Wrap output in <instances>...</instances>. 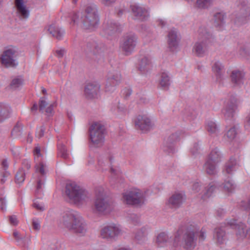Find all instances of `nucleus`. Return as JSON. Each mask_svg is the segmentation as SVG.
I'll list each match as a JSON object with an SVG mask.
<instances>
[{
	"instance_id": "f257e3e1",
	"label": "nucleus",
	"mask_w": 250,
	"mask_h": 250,
	"mask_svg": "<svg viewBox=\"0 0 250 250\" xmlns=\"http://www.w3.org/2000/svg\"><path fill=\"white\" fill-rule=\"evenodd\" d=\"M59 222L64 228L82 235H84L87 231V225L84 218L79 212L73 209L62 212Z\"/></svg>"
},
{
	"instance_id": "f03ea898",
	"label": "nucleus",
	"mask_w": 250,
	"mask_h": 250,
	"mask_svg": "<svg viewBox=\"0 0 250 250\" xmlns=\"http://www.w3.org/2000/svg\"><path fill=\"white\" fill-rule=\"evenodd\" d=\"M65 193L70 201L78 206L85 203L89 198L88 192L75 183L66 184Z\"/></svg>"
},
{
	"instance_id": "7ed1b4c3",
	"label": "nucleus",
	"mask_w": 250,
	"mask_h": 250,
	"mask_svg": "<svg viewBox=\"0 0 250 250\" xmlns=\"http://www.w3.org/2000/svg\"><path fill=\"white\" fill-rule=\"evenodd\" d=\"M34 160L35 162V173L34 176L37 178V191L40 192L44 185V180L47 171L46 164L43 161L41 154V149L36 146L34 150Z\"/></svg>"
},
{
	"instance_id": "20e7f679",
	"label": "nucleus",
	"mask_w": 250,
	"mask_h": 250,
	"mask_svg": "<svg viewBox=\"0 0 250 250\" xmlns=\"http://www.w3.org/2000/svg\"><path fill=\"white\" fill-rule=\"evenodd\" d=\"M199 40L194 44L192 52L196 56L200 57L205 55L207 50V42L212 38L211 34L205 26H201L198 31Z\"/></svg>"
},
{
	"instance_id": "39448f33",
	"label": "nucleus",
	"mask_w": 250,
	"mask_h": 250,
	"mask_svg": "<svg viewBox=\"0 0 250 250\" xmlns=\"http://www.w3.org/2000/svg\"><path fill=\"white\" fill-rule=\"evenodd\" d=\"M81 20L85 29H92L95 28L99 24V17L98 10L95 4L87 5L84 9Z\"/></svg>"
},
{
	"instance_id": "423d86ee",
	"label": "nucleus",
	"mask_w": 250,
	"mask_h": 250,
	"mask_svg": "<svg viewBox=\"0 0 250 250\" xmlns=\"http://www.w3.org/2000/svg\"><path fill=\"white\" fill-rule=\"evenodd\" d=\"M113 209L112 204L103 193L96 195L92 207L93 212L99 215H106Z\"/></svg>"
},
{
	"instance_id": "0eeeda50",
	"label": "nucleus",
	"mask_w": 250,
	"mask_h": 250,
	"mask_svg": "<svg viewBox=\"0 0 250 250\" xmlns=\"http://www.w3.org/2000/svg\"><path fill=\"white\" fill-rule=\"evenodd\" d=\"M105 134V127L100 123H93L89 128L90 140L95 147H100L103 145Z\"/></svg>"
},
{
	"instance_id": "6e6552de",
	"label": "nucleus",
	"mask_w": 250,
	"mask_h": 250,
	"mask_svg": "<svg viewBox=\"0 0 250 250\" xmlns=\"http://www.w3.org/2000/svg\"><path fill=\"white\" fill-rule=\"evenodd\" d=\"M123 233L121 226L115 223L108 224L100 230V235L102 238L107 240H116Z\"/></svg>"
},
{
	"instance_id": "1a4fd4ad",
	"label": "nucleus",
	"mask_w": 250,
	"mask_h": 250,
	"mask_svg": "<svg viewBox=\"0 0 250 250\" xmlns=\"http://www.w3.org/2000/svg\"><path fill=\"white\" fill-rule=\"evenodd\" d=\"M17 49L15 47L5 48L0 57V62L6 68L15 67L18 63L17 61Z\"/></svg>"
},
{
	"instance_id": "9d476101",
	"label": "nucleus",
	"mask_w": 250,
	"mask_h": 250,
	"mask_svg": "<svg viewBox=\"0 0 250 250\" xmlns=\"http://www.w3.org/2000/svg\"><path fill=\"white\" fill-rule=\"evenodd\" d=\"M198 232L197 226L190 225L187 228L182 237V244L185 249L192 250L195 247L197 241L195 234Z\"/></svg>"
},
{
	"instance_id": "9b49d317",
	"label": "nucleus",
	"mask_w": 250,
	"mask_h": 250,
	"mask_svg": "<svg viewBox=\"0 0 250 250\" xmlns=\"http://www.w3.org/2000/svg\"><path fill=\"white\" fill-rule=\"evenodd\" d=\"M123 202L126 204L140 206L144 204L143 193L139 189L126 191L123 194Z\"/></svg>"
},
{
	"instance_id": "f8f14e48",
	"label": "nucleus",
	"mask_w": 250,
	"mask_h": 250,
	"mask_svg": "<svg viewBox=\"0 0 250 250\" xmlns=\"http://www.w3.org/2000/svg\"><path fill=\"white\" fill-rule=\"evenodd\" d=\"M239 13L236 18L234 23L237 25L246 23L250 19V1L239 0Z\"/></svg>"
},
{
	"instance_id": "ddd939ff",
	"label": "nucleus",
	"mask_w": 250,
	"mask_h": 250,
	"mask_svg": "<svg viewBox=\"0 0 250 250\" xmlns=\"http://www.w3.org/2000/svg\"><path fill=\"white\" fill-rule=\"evenodd\" d=\"M122 76L119 71H113L108 74L105 86V91L111 93L114 92L116 86L121 82Z\"/></svg>"
},
{
	"instance_id": "4468645a",
	"label": "nucleus",
	"mask_w": 250,
	"mask_h": 250,
	"mask_svg": "<svg viewBox=\"0 0 250 250\" xmlns=\"http://www.w3.org/2000/svg\"><path fill=\"white\" fill-rule=\"evenodd\" d=\"M183 132L178 131L172 133L165 140L163 150L168 154H173L175 151V144L179 140L181 136H183Z\"/></svg>"
},
{
	"instance_id": "2eb2a0df",
	"label": "nucleus",
	"mask_w": 250,
	"mask_h": 250,
	"mask_svg": "<svg viewBox=\"0 0 250 250\" xmlns=\"http://www.w3.org/2000/svg\"><path fill=\"white\" fill-rule=\"evenodd\" d=\"M137 43V37L135 34H127L124 37L121 48L126 55H129L133 51Z\"/></svg>"
},
{
	"instance_id": "dca6fc26",
	"label": "nucleus",
	"mask_w": 250,
	"mask_h": 250,
	"mask_svg": "<svg viewBox=\"0 0 250 250\" xmlns=\"http://www.w3.org/2000/svg\"><path fill=\"white\" fill-rule=\"evenodd\" d=\"M240 101L235 96L231 95L225 107L222 110V112L226 119L232 118L236 111Z\"/></svg>"
},
{
	"instance_id": "f3484780",
	"label": "nucleus",
	"mask_w": 250,
	"mask_h": 250,
	"mask_svg": "<svg viewBox=\"0 0 250 250\" xmlns=\"http://www.w3.org/2000/svg\"><path fill=\"white\" fill-rule=\"evenodd\" d=\"M131 9L135 20L145 21L149 17V10L144 6L134 4L131 5Z\"/></svg>"
},
{
	"instance_id": "a211bd4d",
	"label": "nucleus",
	"mask_w": 250,
	"mask_h": 250,
	"mask_svg": "<svg viewBox=\"0 0 250 250\" xmlns=\"http://www.w3.org/2000/svg\"><path fill=\"white\" fill-rule=\"evenodd\" d=\"M227 224L231 227H234L236 229V235L237 239L241 241L246 238L248 231V228L243 223H236V220L232 219L227 222Z\"/></svg>"
},
{
	"instance_id": "6ab92c4d",
	"label": "nucleus",
	"mask_w": 250,
	"mask_h": 250,
	"mask_svg": "<svg viewBox=\"0 0 250 250\" xmlns=\"http://www.w3.org/2000/svg\"><path fill=\"white\" fill-rule=\"evenodd\" d=\"M112 163V157L108 156L107 158L101 159L98 161L99 165L102 167L103 169L106 170L107 167L110 168V172L113 177H119L121 175L120 169L117 167H114L111 166Z\"/></svg>"
},
{
	"instance_id": "aec40b11",
	"label": "nucleus",
	"mask_w": 250,
	"mask_h": 250,
	"mask_svg": "<svg viewBox=\"0 0 250 250\" xmlns=\"http://www.w3.org/2000/svg\"><path fill=\"white\" fill-rule=\"evenodd\" d=\"M135 125L144 132L150 130L153 126L150 119L146 115H139L136 119Z\"/></svg>"
},
{
	"instance_id": "412c9836",
	"label": "nucleus",
	"mask_w": 250,
	"mask_h": 250,
	"mask_svg": "<svg viewBox=\"0 0 250 250\" xmlns=\"http://www.w3.org/2000/svg\"><path fill=\"white\" fill-rule=\"evenodd\" d=\"M185 200V194L182 193H175L169 198L167 205L171 208H177L181 206Z\"/></svg>"
},
{
	"instance_id": "4be33fe9",
	"label": "nucleus",
	"mask_w": 250,
	"mask_h": 250,
	"mask_svg": "<svg viewBox=\"0 0 250 250\" xmlns=\"http://www.w3.org/2000/svg\"><path fill=\"white\" fill-rule=\"evenodd\" d=\"M17 15L21 20H26L29 16V11L24 4L23 0H15Z\"/></svg>"
},
{
	"instance_id": "5701e85b",
	"label": "nucleus",
	"mask_w": 250,
	"mask_h": 250,
	"mask_svg": "<svg viewBox=\"0 0 250 250\" xmlns=\"http://www.w3.org/2000/svg\"><path fill=\"white\" fill-rule=\"evenodd\" d=\"M100 86L97 83H89L84 88V94L87 98H96L100 92Z\"/></svg>"
},
{
	"instance_id": "b1692460",
	"label": "nucleus",
	"mask_w": 250,
	"mask_h": 250,
	"mask_svg": "<svg viewBox=\"0 0 250 250\" xmlns=\"http://www.w3.org/2000/svg\"><path fill=\"white\" fill-rule=\"evenodd\" d=\"M180 38L175 29L170 30L167 34V42L168 47L171 50L175 49L179 45Z\"/></svg>"
},
{
	"instance_id": "393cba45",
	"label": "nucleus",
	"mask_w": 250,
	"mask_h": 250,
	"mask_svg": "<svg viewBox=\"0 0 250 250\" xmlns=\"http://www.w3.org/2000/svg\"><path fill=\"white\" fill-rule=\"evenodd\" d=\"M152 66V60L150 56H144L139 63V70L142 73H145L149 71Z\"/></svg>"
},
{
	"instance_id": "a878e982",
	"label": "nucleus",
	"mask_w": 250,
	"mask_h": 250,
	"mask_svg": "<svg viewBox=\"0 0 250 250\" xmlns=\"http://www.w3.org/2000/svg\"><path fill=\"white\" fill-rule=\"evenodd\" d=\"M119 25L112 21L104 22L103 24V32L104 35L110 36L119 30Z\"/></svg>"
},
{
	"instance_id": "bb28decb",
	"label": "nucleus",
	"mask_w": 250,
	"mask_h": 250,
	"mask_svg": "<svg viewBox=\"0 0 250 250\" xmlns=\"http://www.w3.org/2000/svg\"><path fill=\"white\" fill-rule=\"evenodd\" d=\"M230 78L233 83L240 86L244 83L245 73L239 70H234L231 72Z\"/></svg>"
},
{
	"instance_id": "cd10ccee",
	"label": "nucleus",
	"mask_w": 250,
	"mask_h": 250,
	"mask_svg": "<svg viewBox=\"0 0 250 250\" xmlns=\"http://www.w3.org/2000/svg\"><path fill=\"white\" fill-rule=\"evenodd\" d=\"M149 228L143 227L136 230L135 233V239L139 244L145 243L147 240Z\"/></svg>"
},
{
	"instance_id": "c85d7f7f",
	"label": "nucleus",
	"mask_w": 250,
	"mask_h": 250,
	"mask_svg": "<svg viewBox=\"0 0 250 250\" xmlns=\"http://www.w3.org/2000/svg\"><path fill=\"white\" fill-rule=\"evenodd\" d=\"M213 239L215 243L218 245L224 244L227 240L225 231L222 228H216L214 229Z\"/></svg>"
},
{
	"instance_id": "c756f323",
	"label": "nucleus",
	"mask_w": 250,
	"mask_h": 250,
	"mask_svg": "<svg viewBox=\"0 0 250 250\" xmlns=\"http://www.w3.org/2000/svg\"><path fill=\"white\" fill-rule=\"evenodd\" d=\"M212 70L217 81H221L224 73V66L219 61H216L212 66Z\"/></svg>"
},
{
	"instance_id": "7c9ffc66",
	"label": "nucleus",
	"mask_w": 250,
	"mask_h": 250,
	"mask_svg": "<svg viewBox=\"0 0 250 250\" xmlns=\"http://www.w3.org/2000/svg\"><path fill=\"white\" fill-rule=\"evenodd\" d=\"M48 30L53 37L58 40H62L64 34V30L55 24L50 25Z\"/></svg>"
},
{
	"instance_id": "2f4dec72",
	"label": "nucleus",
	"mask_w": 250,
	"mask_h": 250,
	"mask_svg": "<svg viewBox=\"0 0 250 250\" xmlns=\"http://www.w3.org/2000/svg\"><path fill=\"white\" fill-rule=\"evenodd\" d=\"M238 167V165L235 159L231 158L229 161L226 163L223 172L228 174H232L233 172L237 170Z\"/></svg>"
},
{
	"instance_id": "473e14b6",
	"label": "nucleus",
	"mask_w": 250,
	"mask_h": 250,
	"mask_svg": "<svg viewBox=\"0 0 250 250\" xmlns=\"http://www.w3.org/2000/svg\"><path fill=\"white\" fill-rule=\"evenodd\" d=\"M217 164L207 160L203 166V169L208 175H215L217 172Z\"/></svg>"
},
{
	"instance_id": "72a5a7b5",
	"label": "nucleus",
	"mask_w": 250,
	"mask_h": 250,
	"mask_svg": "<svg viewBox=\"0 0 250 250\" xmlns=\"http://www.w3.org/2000/svg\"><path fill=\"white\" fill-rule=\"evenodd\" d=\"M102 46L103 45L101 43L93 42L87 43L85 49L87 52H92L94 54H96L102 51Z\"/></svg>"
},
{
	"instance_id": "f704fd0d",
	"label": "nucleus",
	"mask_w": 250,
	"mask_h": 250,
	"mask_svg": "<svg viewBox=\"0 0 250 250\" xmlns=\"http://www.w3.org/2000/svg\"><path fill=\"white\" fill-rule=\"evenodd\" d=\"M169 241V237L165 232L160 233L156 237L155 244L159 247H164Z\"/></svg>"
},
{
	"instance_id": "c9c22d12",
	"label": "nucleus",
	"mask_w": 250,
	"mask_h": 250,
	"mask_svg": "<svg viewBox=\"0 0 250 250\" xmlns=\"http://www.w3.org/2000/svg\"><path fill=\"white\" fill-rule=\"evenodd\" d=\"M170 83V79L169 74L167 72H162L160 74L159 85L164 88L167 89Z\"/></svg>"
},
{
	"instance_id": "e433bc0d",
	"label": "nucleus",
	"mask_w": 250,
	"mask_h": 250,
	"mask_svg": "<svg viewBox=\"0 0 250 250\" xmlns=\"http://www.w3.org/2000/svg\"><path fill=\"white\" fill-rule=\"evenodd\" d=\"M237 188L235 182L231 179L228 178L225 180L223 183L224 190L229 194L232 193L234 192Z\"/></svg>"
},
{
	"instance_id": "4c0bfd02",
	"label": "nucleus",
	"mask_w": 250,
	"mask_h": 250,
	"mask_svg": "<svg viewBox=\"0 0 250 250\" xmlns=\"http://www.w3.org/2000/svg\"><path fill=\"white\" fill-rule=\"evenodd\" d=\"M239 131V126L237 125L228 127L226 133V136L228 140L233 141L236 137Z\"/></svg>"
},
{
	"instance_id": "58836bf2",
	"label": "nucleus",
	"mask_w": 250,
	"mask_h": 250,
	"mask_svg": "<svg viewBox=\"0 0 250 250\" xmlns=\"http://www.w3.org/2000/svg\"><path fill=\"white\" fill-rule=\"evenodd\" d=\"M215 189V184L213 183H210L208 187H204V190L201 192V198L206 200L210 197Z\"/></svg>"
},
{
	"instance_id": "ea45409f",
	"label": "nucleus",
	"mask_w": 250,
	"mask_h": 250,
	"mask_svg": "<svg viewBox=\"0 0 250 250\" xmlns=\"http://www.w3.org/2000/svg\"><path fill=\"white\" fill-rule=\"evenodd\" d=\"M11 108L9 105L0 104V123L9 116Z\"/></svg>"
},
{
	"instance_id": "a19ab883",
	"label": "nucleus",
	"mask_w": 250,
	"mask_h": 250,
	"mask_svg": "<svg viewBox=\"0 0 250 250\" xmlns=\"http://www.w3.org/2000/svg\"><path fill=\"white\" fill-rule=\"evenodd\" d=\"M226 18V16L225 13L223 12H218L214 14V25L217 27H222L225 23V20Z\"/></svg>"
},
{
	"instance_id": "79ce46f5",
	"label": "nucleus",
	"mask_w": 250,
	"mask_h": 250,
	"mask_svg": "<svg viewBox=\"0 0 250 250\" xmlns=\"http://www.w3.org/2000/svg\"><path fill=\"white\" fill-rule=\"evenodd\" d=\"M207 160L212 161L217 164L219 163L221 160V154L218 149L216 148L212 149Z\"/></svg>"
},
{
	"instance_id": "37998d69",
	"label": "nucleus",
	"mask_w": 250,
	"mask_h": 250,
	"mask_svg": "<svg viewBox=\"0 0 250 250\" xmlns=\"http://www.w3.org/2000/svg\"><path fill=\"white\" fill-rule=\"evenodd\" d=\"M58 156L64 159L68 157V153L65 146L60 142L58 144Z\"/></svg>"
},
{
	"instance_id": "c03bdc74",
	"label": "nucleus",
	"mask_w": 250,
	"mask_h": 250,
	"mask_svg": "<svg viewBox=\"0 0 250 250\" xmlns=\"http://www.w3.org/2000/svg\"><path fill=\"white\" fill-rule=\"evenodd\" d=\"M111 110L119 114H125L127 112V108L124 104L118 102L112 106Z\"/></svg>"
},
{
	"instance_id": "a18cd8bd",
	"label": "nucleus",
	"mask_w": 250,
	"mask_h": 250,
	"mask_svg": "<svg viewBox=\"0 0 250 250\" xmlns=\"http://www.w3.org/2000/svg\"><path fill=\"white\" fill-rule=\"evenodd\" d=\"M206 128L210 134H216L219 132L218 126L216 124L212 121H209L207 122Z\"/></svg>"
},
{
	"instance_id": "49530a36",
	"label": "nucleus",
	"mask_w": 250,
	"mask_h": 250,
	"mask_svg": "<svg viewBox=\"0 0 250 250\" xmlns=\"http://www.w3.org/2000/svg\"><path fill=\"white\" fill-rule=\"evenodd\" d=\"M215 0H197L196 6L202 9L208 8Z\"/></svg>"
},
{
	"instance_id": "de8ad7c7",
	"label": "nucleus",
	"mask_w": 250,
	"mask_h": 250,
	"mask_svg": "<svg viewBox=\"0 0 250 250\" xmlns=\"http://www.w3.org/2000/svg\"><path fill=\"white\" fill-rule=\"evenodd\" d=\"M25 172L22 169H20L15 176V182L17 184H21L25 180Z\"/></svg>"
},
{
	"instance_id": "09e8293b",
	"label": "nucleus",
	"mask_w": 250,
	"mask_h": 250,
	"mask_svg": "<svg viewBox=\"0 0 250 250\" xmlns=\"http://www.w3.org/2000/svg\"><path fill=\"white\" fill-rule=\"evenodd\" d=\"M23 80L21 78H16L12 81L10 83V87L12 89H16L21 86Z\"/></svg>"
},
{
	"instance_id": "8fccbe9b",
	"label": "nucleus",
	"mask_w": 250,
	"mask_h": 250,
	"mask_svg": "<svg viewBox=\"0 0 250 250\" xmlns=\"http://www.w3.org/2000/svg\"><path fill=\"white\" fill-rule=\"evenodd\" d=\"M13 236L18 243L20 245H23L24 243V237L21 236L20 234L17 231L13 232Z\"/></svg>"
},
{
	"instance_id": "3c124183",
	"label": "nucleus",
	"mask_w": 250,
	"mask_h": 250,
	"mask_svg": "<svg viewBox=\"0 0 250 250\" xmlns=\"http://www.w3.org/2000/svg\"><path fill=\"white\" fill-rule=\"evenodd\" d=\"M33 206L39 211H43L45 209V206L42 203L39 202L38 201H35Z\"/></svg>"
},
{
	"instance_id": "603ef678",
	"label": "nucleus",
	"mask_w": 250,
	"mask_h": 250,
	"mask_svg": "<svg viewBox=\"0 0 250 250\" xmlns=\"http://www.w3.org/2000/svg\"><path fill=\"white\" fill-rule=\"evenodd\" d=\"M129 220L134 225H136L140 222L139 216L135 214H131L128 217Z\"/></svg>"
},
{
	"instance_id": "864d4df0",
	"label": "nucleus",
	"mask_w": 250,
	"mask_h": 250,
	"mask_svg": "<svg viewBox=\"0 0 250 250\" xmlns=\"http://www.w3.org/2000/svg\"><path fill=\"white\" fill-rule=\"evenodd\" d=\"M198 229V232L195 234V236L197 237V236H199V241H203L206 239V232L204 230L202 229L201 230H199V229L197 227Z\"/></svg>"
},
{
	"instance_id": "5fc2aeb1",
	"label": "nucleus",
	"mask_w": 250,
	"mask_h": 250,
	"mask_svg": "<svg viewBox=\"0 0 250 250\" xmlns=\"http://www.w3.org/2000/svg\"><path fill=\"white\" fill-rule=\"evenodd\" d=\"M79 13L73 12L71 15V22H73V24H77L79 21Z\"/></svg>"
},
{
	"instance_id": "6e6d98bb",
	"label": "nucleus",
	"mask_w": 250,
	"mask_h": 250,
	"mask_svg": "<svg viewBox=\"0 0 250 250\" xmlns=\"http://www.w3.org/2000/svg\"><path fill=\"white\" fill-rule=\"evenodd\" d=\"M47 102L43 98H41L39 102V110L41 112H43V111L47 105Z\"/></svg>"
},
{
	"instance_id": "4d7b16f0",
	"label": "nucleus",
	"mask_w": 250,
	"mask_h": 250,
	"mask_svg": "<svg viewBox=\"0 0 250 250\" xmlns=\"http://www.w3.org/2000/svg\"><path fill=\"white\" fill-rule=\"evenodd\" d=\"M240 206L242 209L248 211L250 213V199L247 202L242 201Z\"/></svg>"
},
{
	"instance_id": "13d9d810",
	"label": "nucleus",
	"mask_w": 250,
	"mask_h": 250,
	"mask_svg": "<svg viewBox=\"0 0 250 250\" xmlns=\"http://www.w3.org/2000/svg\"><path fill=\"white\" fill-rule=\"evenodd\" d=\"M45 131V127L44 126H40L37 130V131L36 134V137L38 138L39 139L42 137L44 135V132Z\"/></svg>"
},
{
	"instance_id": "bf43d9fd",
	"label": "nucleus",
	"mask_w": 250,
	"mask_h": 250,
	"mask_svg": "<svg viewBox=\"0 0 250 250\" xmlns=\"http://www.w3.org/2000/svg\"><path fill=\"white\" fill-rule=\"evenodd\" d=\"M32 226L33 229L35 230H38L40 229V222L39 219L34 218L32 220Z\"/></svg>"
},
{
	"instance_id": "052dcab7",
	"label": "nucleus",
	"mask_w": 250,
	"mask_h": 250,
	"mask_svg": "<svg viewBox=\"0 0 250 250\" xmlns=\"http://www.w3.org/2000/svg\"><path fill=\"white\" fill-rule=\"evenodd\" d=\"M201 184L198 182L194 183L192 185V189L195 193L198 192L201 190Z\"/></svg>"
},
{
	"instance_id": "680f3d73",
	"label": "nucleus",
	"mask_w": 250,
	"mask_h": 250,
	"mask_svg": "<svg viewBox=\"0 0 250 250\" xmlns=\"http://www.w3.org/2000/svg\"><path fill=\"white\" fill-rule=\"evenodd\" d=\"M122 93L125 98H128L132 93V90L128 88H125L122 91Z\"/></svg>"
},
{
	"instance_id": "e2e57ef3",
	"label": "nucleus",
	"mask_w": 250,
	"mask_h": 250,
	"mask_svg": "<svg viewBox=\"0 0 250 250\" xmlns=\"http://www.w3.org/2000/svg\"><path fill=\"white\" fill-rule=\"evenodd\" d=\"M30 162L28 160H23L22 162V168L21 169H23V168H25L28 170L30 168Z\"/></svg>"
},
{
	"instance_id": "0e129e2a",
	"label": "nucleus",
	"mask_w": 250,
	"mask_h": 250,
	"mask_svg": "<svg viewBox=\"0 0 250 250\" xmlns=\"http://www.w3.org/2000/svg\"><path fill=\"white\" fill-rule=\"evenodd\" d=\"M10 224L12 225L16 226L18 224V221L15 215L11 216L9 218Z\"/></svg>"
},
{
	"instance_id": "69168bd1",
	"label": "nucleus",
	"mask_w": 250,
	"mask_h": 250,
	"mask_svg": "<svg viewBox=\"0 0 250 250\" xmlns=\"http://www.w3.org/2000/svg\"><path fill=\"white\" fill-rule=\"evenodd\" d=\"M116 0H100L102 4L105 6H110L115 2Z\"/></svg>"
},
{
	"instance_id": "338daca9",
	"label": "nucleus",
	"mask_w": 250,
	"mask_h": 250,
	"mask_svg": "<svg viewBox=\"0 0 250 250\" xmlns=\"http://www.w3.org/2000/svg\"><path fill=\"white\" fill-rule=\"evenodd\" d=\"M0 208L1 210H4L6 208V200L5 198H0Z\"/></svg>"
},
{
	"instance_id": "774afa93",
	"label": "nucleus",
	"mask_w": 250,
	"mask_h": 250,
	"mask_svg": "<svg viewBox=\"0 0 250 250\" xmlns=\"http://www.w3.org/2000/svg\"><path fill=\"white\" fill-rule=\"evenodd\" d=\"M53 110V104H50L49 106H48L46 109L45 112L47 114H50L52 113Z\"/></svg>"
}]
</instances>
